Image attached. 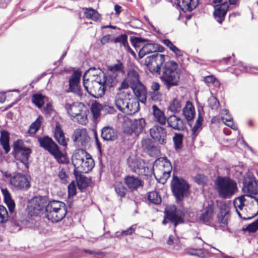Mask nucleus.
<instances>
[{
  "instance_id": "a211bd4d",
  "label": "nucleus",
  "mask_w": 258,
  "mask_h": 258,
  "mask_svg": "<svg viewBox=\"0 0 258 258\" xmlns=\"http://www.w3.org/2000/svg\"><path fill=\"white\" fill-rule=\"evenodd\" d=\"M72 139L73 142L78 146H87L90 140L87 130L84 128L76 129L72 136Z\"/></svg>"
},
{
  "instance_id": "b1692460",
  "label": "nucleus",
  "mask_w": 258,
  "mask_h": 258,
  "mask_svg": "<svg viewBox=\"0 0 258 258\" xmlns=\"http://www.w3.org/2000/svg\"><path fill=\"white\" fill-rule=\"evenodd\" d=\"M213 210V206L209 205L204 209L203 213L199 217V221L207 225L211 223L214 217Z\"/></svg>"
},
{
  "instance_id": "412c9836",
  "label": "nucleus",
  "mask_w": 258,
  "mask_h": 258,
  "mask_svg": "<svg viewBox=\"0 0 258 258\" xmlns=\"http://www.w3.org/2000/svg\"><path fill=\"white\" fill-rule=\"evenodd\" d=\"M131 88L135 95L138 97L139 101L145 103L146 101V90L145 86L141 82H132Z\"/></svg>"
},
{
  "instance_id": "dca6fc26",
  "label": "nucleus",
  "mask_w": 258,
  "mask_h": 258,
  "mask_svg": "<svg viewBox=\"0 0 258 258\" xmlns=\"http://www.w3.org/2000/svg\"><path fill=\"white\" fill-rule=\"evenodd\" d=\"M167 218L174 224L175 226L184 223L183 217L184 216L183 210L177 209L174 206L169 207L166 211Z\"/></svg>"
},
{
  "instance_id": "8fccbe9b",
  "label": "nucleus",
  "mask_w": 258,
  "mask_h": 258,
  "mask_svg": "<svg viewBox=\"0 0 258 258\" xmlns=\"http://www.w3.org/2000/svg\"><path fill=\"white\" fill-rule=\"evenodd\" d=\"M8 220V213L6 208L0 205V223H4Z\"/></svg>"
},
{
  "instance_id": "de8ad7c7",
  "label": "nucleus",
  "mask_w": 258,
  "mask_h": 258,
  "mask_svg": "<svg viewBox=\"0 0 258 258\" xmlns=\"http://www.w3.org/2000/svg\"><path fill=\"white\" fill-rule=\"evenodd\" d=\"M64 71L66 72H71L73 71V73L69 79V81H80L82 72L79 69L75 70L73 68H69L68 69H65Z\"/></svg>"
},
{
  "instance_id": "6e6d98bb",
  "label": "nucleus",
  "mask_w": 258,
  "mask_h": 258,
  "mask_svg": "<svg viewBox=\"0 0 258 258\" xmlns=\"http://www.w3.org/2000/svg\"><path fill=\"white\" fill-rule=\"evenodd\" d=\"M136 228V225H132L125 230H123L121 232H117L115 233V236L119 237L120 235H128L133 233Z\"/></svg>"
},
{
  "instance_id": "cd10ccee",
  "label": "nucleus",
  "mask_w": 258,
  "mask_h": 258,
  "mask_svg": "<svg viewBox=\"0 0 258 258\" xmlns=\"http://www.w3.org/2000/svg\"><path fill=\"white\" fill-rule=\"evenodd\" d=\"M127 163L132 170L138 173L142 172L141 171L144 167V164L141 160H138L133 157L128 158Z\"/></svg>"
},
{
  "instance_id": "49530a36",
  "label": "nucleus",
  "mask_w": 258,
  "mask_h": 258,
  "mask_svg": "<svg viewBox=\"0 0 258 258\" xmlns=\"http://www.w3.org/2000/svg\"><path fill=\"white\" fill-rule=\"evenodd\" d=\"M46 98L41 94H35L32 96V101L38 108H41L45 101Z\"/></svg>"
},
{
  "instance_id": "4c0bfd02",
  "label": "nucleus",
  "mask_w": 258,
  "mask_h": 258,
  "mask_svg": "<svg viewBox=\"0 0 258 258\" xmlns=\"http://www.w3.org/2000/svg\"><path fill=\"white\" fill-rule=\"evenodd\" d=\"M181 100L174 98L170 102L168 107V110L173 113H177L181 110Z\"/></svg>"
},
{
  "instance_id": "69168bd1",
  "label": "nucleus",
  "mask_w": 258,
  "mask_h": 258,
  "mask_svg": "<svg viewBox=\"0 0 258 258\" xmlns=\"http://www.w3.org/2000/svg\"><path fill=\"white\" fill-rule=\"evenodd\" d=\"M196 181L199 184H203L205 182L206 177L202 175H198L196 177Z\"/></svg>"
},
{
  "instance_id": "393cba45",
  "label": "nucleus",
  "mask_w": 258,
  "mask_h": 258,
  "mask_svg": "<svg viewBox=\"0 0 258 258\" xmlns=\"http://www.w3.org/2000/svg\"><path fill=\"white\" fill-rule=\"evenodd\" d=\"M228 7L227 3H223L219 6H217V8L215 9L214 16L217 21L219 23H221L224 20Z\"/></svg>"
},
{
  "instance_id": "9b49d317",
  "label": "nucleus",
  "mask_w": 258,
  "mask_h": 258,
  "mask_svg": "<svg viewBox=\"0 0 258 258\" xmlns=\"http://www.w3.org/2000/svg\"><path fill=\"white\" fill-rule=\"evenodd\" d=\"M107 73L104 75L103 81H119L125 76V67L120 60H117L116 63L107 66Z\"/></svg>"
},
{
  "instance_id": "c756f323",
  "label": "nucleus",
  "mask_w": 258,
  "mask_h": 258,
  "mask_svg": "<svg viewBox=\"0 0 258 258\" xmlns=\"http://www.w3.org/2000/svg\"><path fill=\"white\" fill-rule=\"evenodd\" d=\"M117 132L109 126L104 127L101 132L102 138L106 141H113L117 138Z\"/></svg>"
},
{
  "instance_id": "0eeeda50",
  "label": "nucleus",
  "mask_w": 258,
  "mask_h": 258,
  "mask_svg": "<svg viewBox=\"0 0 258 258\" xmlns=\"http://www.w3.org/2000/svg\"><path fill=\"white\" fill-rule=\"evenodd\" d=\"M172 167L170 162L166 159L160 158L155 161L153 166V171L156 180L164 184L169 177Z\"/></svg>"
},
{
  "instance_id": "a18cd8bd",
  "label": "nucleus",
  "mask_w": 258,
  "mask_h": 258,
  "mask_svg": "<svg viewBox=\"0 0 258 258\" xmlns=\"http://www.w3.org/2000/svg\"><path fill=\"white\" fill-rule=\"evenodd\" d=\"M42 119V116L39 115L36 120L31 124L29 130V133L30 134L34 135L37 132L40 126Z\"/></svg>"
},
{
  "instance_id": "a19ab883",
  "label": "nucleus",
  "mask_w": 258,
  "mask_h": 258,
  "mask_svg": "<svg viewBox=\"0 0 258 258\" xmlns=\"http://www.w3.org/2000/svg\"><path fill=\"white\" fill-rule=\"evenodd\" d=\"M187 253L192 255H196L201 258H208L209 255L208 251L204 249H190L187 251Z\"/></svg>"
},
{
  "instance_id": "ea45409f",
  "label": "nucleus",
  "mask_w": 258,
  "mask_h": 258,
  "mask_svg": "<svg viewBox=\"0 0 258 258\" xmlns=\"http://www.w3.org/2000/svg\"><path fill=\"white\" fill-rule=\"evenodd\" d=\"M84 15L86 18L96 21L100 18V15L98 12L92 8H83Z\"/></svg>"
},
{
  "instance_id": "f03ea898",
  "label": "nucleus",
  "mask_w": 258,
  "mask_h": 258,
  "mask_svg": "<svg viewBox=\"0 0 258 258\" xmlns=\"http://www.w3.org/2000/svg\"><path fill=\"white\" fill-rule=\"evenodd\" d=\"M72 163L75 172L88 173L94 166V161L91 156L85 150H76L72 157Z\"/></svg>"
},
{
  "instance_id": "603ef678",
  "label": "nucleus",
  "mask_w": 258,
  "mask_h": 258,
  "mask_svg": "<svg viewBox=\"0 0 258 258\" xmlns=\"http://www.w3.org/2000/svg\"><path fill=\"white\" fill-rule=\"evenodd\" d=\"M88 184V179L85 176H81L77 179V185L78 188L83 189L86 188Z\"/></svg>"
},
{
  "instance_id": "052dcab7",
  "label": "nucleus",
  "mask_w": 258,
  "mask_h": 258,
  "mask_svg": "<svg viewBox=\"0 0 258 258\" xmlns=\"http://www.w3.org/2000/svg\"><path fill=\"white\" fill-rule=\"evenodd\" d=\"M145 41H146L145 39H143L142 38L135 37V38L132 39V44L135 47H136L137 46L140 47V43L144 42Z\"/></svg>"
},
{
  "instance_id": "13d9d810",
  "label": "nucleus",
  "mask_w": 258,
  "mask_h": 258,
  "mask_svg": "<svg viewBox=\"0 0 258 258\" xmlns=\"http://www.w3.org/2000/svg\"><path fill=\"white\" fill-rule=\"evenodd\" d=\"M76 194V186L74 181L68 185V194L69 196H74Z\"/></svg>"
},
{
  "instance_id": "473e14b6",
  "label": "nucleus",
  "mask_w": 258,
  "mask_h": 258,
  "mask_svg": "<svg viewBox=\"0 0 258 258\" xmlns=\"http://www.w3.org/2000/svg\"><path fill=\"white\" fill-rule=\"evenodd\" d=\"M221 119L223 122L228 126L234 130H236L237 127L233 123V118L230 115L229 111L226 109H222L221 111Z\"/></svg>"
},
{
  "instance_id": "5701e85b",
  "label": "nucleus",
  "mask_w": 258,
  "mask_h": 258,
  "mask_svg": "<svg viewBox=\"0 0 258 258\" xmlns=\"http://www.w3.org/2000/svg\"><path fill=\"white\" fill-rule=\"evenodd\" d=\"M151 136L159 143L162 144L165 142L166 138L165 130L160 126L156 125L150 129Z\"/></svg>"
},
{
  "instance_id": "c9c22d12",
  "label": "nucleus",
  "mask_w": 258,
  "mask_h": 258,
  "mask_svg": "<svg viewBox=\"0 0 258 258\" xmlns=\"http://www.w3.org/2000/svg\"><path fill=\"white\" fill-rule=\"evenodd\" d=\"M229 218V209L225 205H224L223 208L221 209L218 214V220L220 223L226 225L228 223Z\"/></svg>"
},
{
  "instance_id": "20e7f679",
  "label": "nucleus",
  "mask_w": 258,
  "mask_h": 258,
  "mask_svg": "<svg viewBox=\"0 0 258 258\" xmlns=\"http://www.w3.org/2000/svg\"><path fill=\"white\" fill-rule=\"evenodd\" d=\"M64 108L67 114L73 120L82 125H86L88 123L89 111L83 103L78 102H67Z\"/></svg>"
},
{
  "instance_id": "1a4fd4ad",
  "label": "nucleus",
  "mask_w": 258,
  "mask_h": 258,
  "mask_svg": "<svg viewBox=\"0 0 258 258\" xmlns=\"http://www.w3.org/2000/svg\"><path fill=\"white\" fill-rule=\"evenodd\" d=\"M3 175L9 180L11 186L17 189L25 190L30 187V178L29 176L21 173H15L12 175L10 172L6 171Z\"/></svg>"
},
{
  "instance_id": "2f4dec72",
  "label": "nucleus",
  "mask_w": 258,
  "mask_h": 258,
  "mask_svg": "<svg viewBox=\"0 0 258 258\" xmlns=\"http://www.w3.org/2000/svg\"><path fill=\"white\" fill-rule=\"evenodd\" d=\"M114 43H119L120 46H123L124 48L133 56H136L135 52L129 46L127 42V36L126 34H121L114 39Z\"/></svg>"
},
{
  "instance_id": "6e6552de",
  "label": "nucleus",
  "mask_w": 258,
  "mask_h": 258,
  "mask_svg": "<svg viewBox=\"0 0 258 258\" xmlns=\"http://www.w3.org/2000/svg\"><path fill=\"white\" fill-rule=\"evenodd\" d=\"M41 147L48 151L59 164H64L68 162L66 155L59 149L58 146L51 138L48 137L40 138L38 139Z\"/></svg>"
},
{
  "instance_id": "39448f33",
  "label": "nucleus",
  "mask_w": 258,
  "mask_h": 258,
  "mask_svg": "<svg viewBox=\"0 0 258 258\" xmlns=\"http://www.w3.org/2000/svg\"><path fill=\"white\" fill-rule=\"evenodd\" d=\"M67 214L64 203L58 201H51L48 203L45 210V216L49 221L57 223L63 219Z\"/></svg>"
},
{
  "instance_id": "58836bf2",
  "label": "nucleus",
  "mask_w": 258,
  "mask_h": 258,
  "mask_svg": "<svg viewBox=\"0 0 258 258\" xmlns=\"http://www.w3.org/2000/svg\"><path fill=\"white\" fill-rule=\"evenodd\" d=\"M163 43L166 45L171 51H172L177 57L182 56L183 51L178 49L175 46L169 39H164L162 40Z\"/></svg>"
},
{
  "instance_id": "c03bdc74",
  "label": "nucleus",
  "mask_w": 258,
  "mask_h": 258,
  "mask_svg": "<svg viewBox=\"0 0 258 258\" xmlns=\"http://www.w3.org/2000/svg\"><path fill=\"white\" fill-rule=\"evenodd\" d=\"M148 201L154 204L158 205L161 202V198L156 191L149 192L148 195Z\"/></svg>"
},
{
  "instance_id": "6ab92c4d",
  "label": "nucleus",
  "mask_w": 258,
  "mask_h": 258,
  "mask_svg": "<svg viewBox=\"0 0 258 258\" xmlns=\"http://www.w3.org/2000/svg\"><path fill=\"white\" fill-rule=\"evenodd\" d=\"M89 83L90 82H83V85L86 90L93 97L98 98L104 94L106 82H91L92 87L89 89Z\"/></svg>"
},
{
  "instance_id": "e2e57ef3",
  "label": "nucleus",
  "mask_w": 258,
  "mask_h": 258,
  "mask_svg": "<svg viewBox=\"0 0 258 258\" xmlns=\"http://www.w3.org/2000/svg\"><path fill=\"white\" fill-rule=\"evenodd\" d=\"M58 177L62 182H67L68 176L63 169L60 170L58 173Z\"/></svg>"
},
{
  "instance_id": "338daca9",
  "label": "nucleus",
  "mask_w": 258,
  "mask_h": 258,
  "mask_svg": "<svg viewBox=\"0 0 258 258\" xmlns=\"http://www.w3.org/2000/svg\"><path fill=\"white\" fill-rule=\"evenodd\" d=\"M237 67L241 72L252 73V71L250 70V69H248L247 67L243 63H240L239 64Z\"/></svg>"
},
{
  "instance_id": "a878e982",
  "label": "nucleus",
  "mask_w": 258,
  "mask_h": 258,
  "mask_svg": "<svg viewBox=\"0 0 258 258\" xmlns=\"http://www.w3.org/2000/svg\"><path fill=\"white\" fill-rule=\"evenodd\" d=\"M199 0H178V6L183 12H190L198 6Z\"/></svg>"
},
{
  "instance_id": "864d4df0",
  "label": "nucleus",
  "mask_w": 258,
  "mask_h": 258,
  "mask_svg": "<svg viewBox=\"0 0 258 258\" xmlns=\"http://www.w3.org/2000/svg\"><path fill=\"white\" fill-rule=\"evenodd\" d=\"M208 103L210 108L213 110H217L219 108V102L215 97H210L208 99Z\"/></svg>"
},
{
  "instance_id": "774afa93",
  "label": "nucleus",
  "mask_w": 258,
  "mask_h": 258,
  "mask_svg": "<svg viewBox=\"0 0 258 258\" xmlns=\"http://www.w3.org/2000/svg\"><path fill=\"white\" fill-rule=\"evenodd\" d=\"M1 191L4 195V199H7L11 198L10 194L8 191V190L6 188H4L3 187H1Z\"/></svg>"
},
{
  "instance_id": "c85d7f7f",
  "label": "nucleus",
  "mask_w": 258,
  "mask_h": 258,
  "mask_svg": "<svg viewBox=\"0 0 258 258\" xmlns=\"http://www.w3.org/2000/svg\"><path fill=\"white\" fill-rule=\"evenodd\" d=\"M124 182L131 190H136L142 185L141 180L133 176H127L124 178Z\"/></svg>"
},
{
  "instance_id": "f257e3e1",
  "label": "nucleus",
  "mask_w": 258,
  "mask_h": 258,
  "mask_svg": "<svg viewBox=\"0 0 258 258\" xmlns=\"http://www.w3.org/2000/svg\"><path fill=\"white\" fill-rule=\"evenodd\" d=\"M242 189L245 195L236 198L233 201V205L239 217L245 220L250 219L255 216L257 213L251 215H247L246 211L248 209L251 208L250 202L252 206V209H258V199L253 197V195L258 193V183L255 181L253 176L248 174L243 180Z\"/></svg>"
},
{
  "instance_id": "37998d69",
  "label": "nucleus",
  "mask_w": 258,
  "mask_h": 258,
  "mask_svg": "<svg viewBox=\"0 0 258 258\" xmlns=\"http://www.w3.org/2000/svg\"><path fill=\"white\" fill-rule=\"evenodd\" d=\"M140 77L138 72L134 69H130L127 73V76H124L123 81H139Z\"/></svg>"
},
{
  "instance_id": "2eb2a0df",
  "label": "nucleus",
  "mask_w": 258,
  "mask_h": 258,
  "mask_svg": "<svg viewBox=\"0 0 258 258\" xmlns=\"http://www.w3.org/2000/svg\"><path fill=\"white\" fill-rule=\"evenodd\" d=\"M172 191L178 200H181L188 194V185L185 180L174 177L171 182Z\"/></svg>"
},
{
  "instance_id": "e433bc0d",
  "label": "nucleus",
  "mask_w": 258,
  "mask_h": 258,
  "mask_svg": "<svg viewBox=\"0 0 258 258\" xmlns=\"http://www.w3.org/2000/svg\"><path fill=\"white\" fill-rule=\"evenodd\" d=\"M153 115L157 121L161 124H164L166 121V118L163 112L160 110L156 105L152 106Z\"/></svg>"
},
{
  "instance_id": "423d86ee",
  "label": "nucleus",
  "mask_w": 258,
  "mask_h": 258,
  "mask_svg": "<svg viewBox=\"0 0 258 258\" xmlns=\"http://www.w3.org/2000/svg\"><path fill=\"white\" fill-rule=\"evenodd\" d=\"M215 185L219 196L223 199L231 198L237 190L236 183L227 177H218Z\"/></svg>"
},
{
  "instance_id": "5fc2aeb1",
  "label": "nucleus",
  "mask_w": 258,
  "mask_h": 258,
  "mask_svg": "<svg viewBox=\"0 0 258 258\" xmlns=\"http://www.w3.org/2000/svg\"><path fill=\"white\" fill-rule=\"evenodd\" d=\"M175 148L177 150L181 148L182 143V136L180 134H175L173 138Z\"/></svg>"
},
{
  "instance_id": "0e129e2a",
  "label": "nucleus",
  "mask_w": 258,
  "mask_h": 258,
  "mask_svg": "<svg viewBox=\"0 0 258 258\" xmlns=\"http://www.w3.org/2000/svg\"><path fill=\"white\" fill-rule=\"evenodd\" d=\"M201 128L202 125L196 123L191 130L192 134L194 135L197 136V135L198 134V133L200 132Z\"/></svg>"
},
{
  "instance_id": "3c124183",
  "label": "nucleus",
  "mask_w": 258,
  "mask_h": 258,
  "mask_svg": "<svg viewBox=\"0 0 258 258\" xmlns=\"http://www.w3.org/2000/svg\"><path fill=\"white\" fill-rule=\"evenodd\" d=\"M80 82H69V89L71 92L75 93L80 94L81 91V86Z\"/></svg>"
},
{
  "instance_id": "aec40b11",
  "label": "nucleus",
  "mask_w": 258,
  "mask_h": 258,
  "mask_svg": "<svg viewBox=\"0 0 258 258\" xmlns=\"http://www.w3.org/2000/svg\"><path fill=\"white\" fill-rule=\"evenodd\" d=\"M164 48L158 44L156 43H147L142 46V48L139 52V56L142 58L146 55L150 53H157V52H163Z\"/></svg>"
},
{
  "instance_id": "f3484780",
  "label": "nucleus",
  "mask_w": 258,
  "mask_h": 258,
  "mask_svg": "<svg viewBox=\"0 0 258 258\" xmlns=\"http://www.w3.org/2000/svg\"><path fill=\"white\" fill-rule=\"evenodd\" d=\"M165 61V55L155 53L147 56L145 61V64L153 71L158 73L160 72L161 66Z\"/></svg>"
},
{
  "instance_id": "4468645a",
  "label": "nucleus",
  "mask_w": 258,
  "mask_h": 258,
  "mask_svg": "<svg viewBox=\"0 0 258 258\" xmlns=\"http://www.w3.org/2000/svg\"><path fill=\"white\" fill-rule=\"evenodd\" d=\"M160 78L162 81H178L179 79V70L177 63L173 60L167 61Z\"/></svg>"
},
{
  "instance_id": "7c9ffc66",
  "label": "nucleus",
  "mask_w": 258,
  "mask_h": 258,
  "mask_svg": "<svg viewBox=\"0 0 258 258\" xmlns=\"http://www.w3.org/2000/svg\"><path fill=\"white\" fill-rule=\"evenodd\" d=\"M54 137L56 141L62 146H67V141L65 138L64 133L61 130L60 125L56 123L54 132Z\"/></svg>"
},
{
  "instance_id": "72a5a7b5",
  "label": "nucleus",
  "mask_w": 258,
  "mask_h": 258,
  "mask_svg": "<svg viewBox=\"0 0 258 258\" xmlns=\"http://www.w3.org/2000/svg\"><path fill=\"white\" fill-rule=\"evenodd\" d=\"M182 113L187 120H192L195 115V108L190 101H187L185 107L182 109Z\"/></svg>"
},
{
  "instance_id": "ddd939ff",
  "label": "nucleus",
  "mask_w": 258,
  "mask_h": 258,
  "mask_svg": "<svg viewBox=\"0 0 258 258\" xmlns=\"http://www.w3.org/2000/svg\"><path fill=\"white\" fill-rule=\"evenodd\" d=\"M146 124L145 120L143 118L131 119L126 117L124 119L122 127L124 132L127 134L131 135L134 133L138 135L144 131Z\"/></svg>"
},
{
  "instance_id": "79ce46f5",
  "label": "nucleus",
  "mask_w": 258,
  "mask_h": 258,
  "mask_svg": "<svg viewBox=\"0 0 258 258\" xmlns=\"http://www.w3.org/2000/svg\"><path fill=\"white\" fill-rule=\"evenodd\" d=\"M114 186L115 192L119 197L122 198L125 195L127 189L121 182L115 181Z\"/></svg>"
},
{
  "instance_id": "09e8293b",
  "label": "nucleus",
  "mask_w": 258,
  "mask_h": 258,
  "mask_svg": "<svg viewBox=\"0 0 258 258\" xmlns=\"http://www.w3.org/2000/svg\"><path fill=\"white\" fill-rule=\"evenodd\" d=\"M101 105L98 103H93L91 105V110L93 117L97 119L100 116V112L101 109Z\"/></svg>"
},
{
  "instance_id": "680f3d73",
  "label": "nucleus",
  "mask_w": 258,
  "mask_h": 258,
  "mask_svg": "<svg viewBox=\"0 0 258 258\" xmlns=\"http://www.w3.org/2000/svg\"><path fill=\"white\" fill-rule=\"evenodd\" d=\"M142 144L143 148L146 150H150L152 147L151 141L149 139H148L143 140L142 142Z\"/></svg>"
},
{
  "instance_id": "4be33fe9",
  "label": "nucleus",
  "mask_w": 258,
  "mask_h": 258,
  "mask_svg": "<svg viewBox=\"0 0 258 258\" xmlns=\"http://www.w3.org/2000/svg\"><path fill=\"white\" fill-rule=\"evenodd\" d=\"M105 73L100 69L92 67L87 70L83 76L82 81H101V76L104 78Z\"/></svg>"
},
{
  "instance_id": "bf43d9fd",
  "label": "nucleus",
  "mask_w": 258,
  "mask_h": 258,
  "mask_svg": "<svg viewBox=\"0 0 258 258\" xmlns=\"http://www.w3.org/2000/svg\"><path fill=\"white\" fill-rule=\"evenodd\" d=\"M5 201L9 208L10 213L14 212L15 210V205L14 201L11 199V198L5 200Z\"/></svg>"
},
{
  "instance_id": "bb28decb",
  "label": "nucleus",
  "mask_w": 258,
  "mask_h": 258,
  "mask_svg": "<svg viewBox=\"0 0 258 258\" xmlns=\"http://www.w3.org/2000/svg\"><path fill=\"white\" fill-rule=\"evenodd\" d=\"M169 126L175 130L180 131L183 128V120L176 115H171L166 120Z\"/></svg>"
},
{
  "instance_id": "7ed1b4c3",
  "label": "nucleus",
  "mask_w": 258,
  "mask_h": 258,
  "mask_svg": "<svg viewBox=\"0 0 258 258\" xmlns=\"http://www.w3.org/2000/svg\"><path fill=\"white\" fill-rule=\"evenodd\" d=\"M115 103L118 110L126 114H133L139 110L138 100L125 92L118 93L116 95Z\"/></svg>"
},
{
  "instance_id": "4d7b16f0",
  "label": "nucleus",
  "mask_w": 258,
  "mask_h": 258,
  "mask_svg": "<svg viewBox=\"0 0 258 258\" xmlns=\"http://www.w3.org/2000/svg\"><path fill=\"white\" fill-rule=\"evenodd\" d=\"M258 229V218L251 224L243 228L244 231H248L249 232H255Z\"/></svg>"
},
{
  "instance_id": "9d476101",
  "label": "nucleus",
  "mask_w": 258,
  "mask_h": 258,
  "mask_svg": "<svg viewBox=\"0 0 258 258\" xmlns=\"http://www.w3.org/2000/svg\"><path fill=\"white\" fill-rule=\"evenodd\" d=\"M14 154L16 160L20 161L26 169L28 168L29 159L31 150L26 147L22 140L18 139L14 142Z\"/></svg>"
},
{
  "instance_id": "f8f14e48",
  "label": "nucleus",
  "mask_w": 258,
  "mask_h": 258,
  "mask_svg": "<svg viewBox=\"0 0 258 258\" xmlns=\"http://www.w3.org/2000/svg\"><path fill=\"white\" fill-rule=\"evenodd\" d=\"M48 204L47 198L37 196L32 198L28 203V211L31 216H40L45 214Z\"/></svg>"
},
{
  "instance_id": "f704fd0d",
  "label": "nucleus",
  "mask_w": 258,
  "mask_h": 258,
  "mask_svg": "<svg viewBox=\"0 0 258 258\" xmlns=\"http://www.w3.org/2000/svg\"><path fill=\"white\" fill-rule=\"evenodd\" d=\"M9 140V133L7 131H2L0 136V143L6 154L8 153L10 150Z\"/></svg>"
}]
</instances>
